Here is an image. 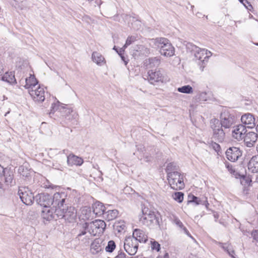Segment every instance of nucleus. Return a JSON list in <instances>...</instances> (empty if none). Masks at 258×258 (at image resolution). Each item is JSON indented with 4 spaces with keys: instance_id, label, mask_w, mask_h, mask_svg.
<instances>
[{
    "instance_id": "f257e3e1",
    "label": "nucleus",
    "mask_w": 258,
    "mask_h": 258,
    "mask_svg": "<svg viewBox=\"0 0 258 258\" xmlns=\"http://www.w3.org/2000/svg\"><path fill=\"white\" fill-rule=\"evenodd\" d=\"M142 215H140V222L144 225L152 228L159 226V219L155 212L144 206L142 207Z\"/></svg>"
},
{
    "instance_id": "f03ea898",
    "label": "nucleus",
    "mask_w": 258,
    "mask_h": 258,
    "mask_svg": "<svg viewBox=\"0 0 258 258\" xmlns=\"http://www.w3.org/2000/svg\"><path fill=\"white\" fill-rule=\"evenodd\" d=\"M219 121L224 130L229 129L238 121V116L234 110L225 109L221 113Z\"/></svg>"
},
{
    "instance_id": "7ed1b4c3",
    "label": "nucleus",
    "mask_w": 258,
    "mask_h": 258,
    "mask_svg": "<svg viewBox=\"0 0 258 258\" xmlns=\"http://www.w3.org/2000/svg\"><path fill=\"white\" fill-rule=\"evenodd\" d=\"M154 43L160 48L161 55L170 57L174 54V48L167 39L163 37L157 38L154 40Z\"/></svg>"
},
{
    "instance_id": "20e7f679",
    "label": "nucleus",
    "mask_w": 258,
    "mask_h": 258,
    "mask_svg": "<svg viewBox=\"0 0 258 258\" xmlns=\"http://www.w3.org/2000/svg\"><path fill=\"white\" fill-rule=\"evenodd\" d=\"M210 124L212 130V138L218 142H223L225 139V133L223 126L219 121V119L215 118L211 119Z\"/></svg>"
},
{
    "instance_id": "39448f33",
    "label": "nucleus",
    "mask_w": 258,
    "mask_h": 258,
    "mask_svg": "<svg viewBox=\"0 0 258 258\" xmlns=\"http://www.w3.org/2000/svg\"><path fill=\"white\" fill-rule=\"evenodd\" d=\"M85 227L88 229V232L92 236L102 234L106 226L105 222L102 220H96L91 222H85Z\"/></svg>"
},
{
    "instance_id": "423d86ee",
    "label": "nucleus",
    "mask_w": 258,
    "mask_h": 258,
    "mask_svg": "<svg viewBox=\"0 0 258 258\" xmlns=\"http://www.w3.org/2000/svg\"><path fill=\"white\" fill-rule=\"evenodd\" d=\"M167 179L173 189L180 190L184 187L183 176L179 172L170 173L167 176Z\"/></svg>"
},
{
    "instance_id": "0eeeda50",
    "label": "nucleus",
    "mask_w": 258,
    "mask_h": 258,
    "mask_svg": "<svg viewBox=\"0 0 258 258\" xmlns=\"http://www.w3.org/2000/svg\"><path fill=\"white\" fill-rule=\"evenodd\" d=\"M18 194L21 201L26 205H31L35 200V197L34 196L33 192L26 186L20 187Z\"/></svg>"
},
{
    "instance_id": "6e6552de",
    "label": "nucleus",
    "mask_w": 258,
    "mask_h": 258,
    "mask_svg": "<svg viewBox=\"0 0 258 258\" xmlns=\"http://www.w3.org/2000/svg\"><path fill=\"white\" fill-rule=\"evenodd\" d=\"M211 54V52L208 51L205 49H201L200 48H199V50L194 53L195 57L199 61L198 63L202 71H203L206 64Z\"/></svg>"
},
{
    "instance_id": "1a4fd4ad",
    "label": "nucleus",
    "mask_w": 258,
    "mask_h": 258,
    "mask_svg": "<svg viewBox=\"0 0 258 258\" xmlns=\"http://www.w3.org/2000/svg\"><path fill=\"white\" fill-rule=\"evenodd\" d=\"M61 111V115L66 119L67 123H71L72 124H77L78 118V114L72 107H67V105L62 107Z\"/></svg>"
},
{
    "instance_id": "9d476101",
    "label": "nucleus",
    "mask_w": 258,
    "mask_h": 258,
    "mask_svg": "<svg viewBox=\"0 0 258 258\" xmlns=\"http://www.w3.org/2000/svg\"><path fill=\"white\" fill-rule=\"evenodd\" d=\"M139 243L134 237L130 236L125 239L124 242V248L125 251L130 255H135L138 249Z\"/></svg>"
},
{
    "instance_id": "9b49d317",
    "label": "nucleus",
    "mask_w": 258,
    "mask_h": 258,
    "mask_svg": "<svg viewBox=\"0 0 258 258\" xmlns=\"http://www.w3.org/2000/svg\"><path fill=\"white\" fill-rule=\"evenodd\" d=\"M35 201L37 204L44 208H49L53 204L51 195L47 193H40L35 196Z\"/></svg>"
},
{
    "instance_id": "f8f14e48",
    "label": "nucleus",
    "mask_w": 258,
    "mask_h": 258,
    "mask_svg": "<svg viewBox=\"0 0 258 258\" xmlns=\"http://www.w3.org/2000/svg\"><path fill=\"white\" fill-rule=\"evenodd\" d=\"M164 77L160 70H150L148 72V80L151 84L163 82Z\"/></svg>"
},
{
    "instance_id": "ddd939ff",
    "label": "nucleus",
    "mask_w": 258,
    "mask_h": 258,
    "mask_svg": "<svg viewBox=\"0 0 258 258\" xmlns=\"http://www.w3.org/2000/svg\"><path fill=\"white\" fill-rule=\"evenodd\" d=\"M233 128L234 129L232 131V137L238 141L243 139L247 132L246 126L243 124H235Z\"/></svg>"
},
{
    "instance_id": "4468645a",
    "label": "nucleus",
    "mask_w": 258,
    "mask_h": 258,
    "mask_svg": "<svg viewBox=\"0 0 258 258\" xmlns=\"http://www.w3.org/2000/svg\"><path fill=\"white\" fill-rule=\"evenodd\" d=\"M225 154L227 159L231 162L236 161L242 155L240 150L235 147H232L227 149Z\"/></svg>"
},
{
    "instance_id": "2eb2a0df",
    "label": "nucleus",
    "mask_w": 258,
    "mask_h": 258,
    "mask_svg": "<svg viewBox=\"0 0 258 258\" xmlns=\"http://www.w3.org/2000/svg\"><path fill=\"white\" fill-rule=\"evenodd\" d=\"M67 195L64 192H56L53 196H51V199L53 201L54 207L66 206V201Z\"/></svg>"
},
{
    "instance_id": "dca6fc26",
    "label": "nucleus",
    "mask_w": 258,
    "mask_h": 258,
    "mask_svg": "<svg viewBox=\"0 0 258 258\" xmlns=\"http://www.w3.org/2000/svg\"><path fill=\"white\" fill-rule=\"evenodd\" d=\"M188 203H193L195 206L200 205H205L206 209H208L209 204L207 200V198L205 197H198L194 195L190 194L188 196Z\"/></svg>"
},
{
    "instance_id": "f3484780",
    "label": "nucleus",
    "mask_w": 258,
    "mask_h": 258,
    "mask_svg": "<svg viewBox=\"0 0 258 258\" xmlns=\"http://www.w3.org/2000/svg\"><path fill=\"white\" fill-rule=\"evenodd\" d=\"M242 123L246 127L252 128L255 126V118L253 115L249 113H245L241 117Z\"/></svg>"
},
{
    "instance_id": "a211bd4d",
    "label": "nucleus",
    "mask_w": 258,
    "mask_h": 258,
    "mask_svg": "<svg viewBox=\"0 0 258 258\" xmlns=\"http://www.w3.org/2000/svg\"><path fill=\"white\" fill-rule=\"evenodd\" d=\"M30 95L35 101L42 102L45 99L44 88L39 86L37 90H31Z\"/></svg>"
},
{
    "instance_id": "6ab92c4d",
    "label": "nucleus",
    "mask_w": 258,
    "mask_h": 258,
    "mask_svg": "<svg viewBox=\"0 0 258 258\" xmlns=\"http://www.w3.org/2000/svg\"><path fill=\"white\" fill-rule=\"evenodd\" d=\"M77 217V211L73 207L66 206L64 219L69 222H72Z\"/></svg>"
},
{
    "instance_id": "aec40b11",
    "label": "nucleus",
    "mask_w": 258,
    "mask_h": 258,
    "mask_svg": "<svg viewBox=\"0 0 258 258\" xmlns=\"http://www.w3.org/2000/svg\"><path fill=\"white\" fill-rule=\"evenodd\" d=\"M93 214L96 216H101L105 215L106 208L102 203L97 202L92 206Z\"/></svg>"
},
{
    "instance_id": "412c9836",
    "label": "nucleus",
    "mask_w": 258,
    "mask_h": 258,
    "mask_svg": "<svg viewBox=\"0 0 258 258\" xmlns=\"http://www.w3.org/2000/svg\"><path fill=\"white\" fill-rule=\"evenodd\" d=\"M84 160L82 158L73 154H71L67 156V163L69 166H81Z\"/></svg>"
},
{
    "instance_id": "4be33fe9",
    "label": "nucleus",
    "mask_w": 258,
    "mask_h": 258,
    "mask_svg": "<svg viewBox=\"0 0 258 258\" xmlns=\"http://www.w3.org/2000/svg\"><path fill=\"white\" fill-rule=\"evenodd\" d=\"M132 237H134L139 243H145L148 240V236L145 234V232L139 229H135L133 233Z\"/></svg>"
},
{
    "instance_id": "5701e85b",
    "label": "nucleus",
    "mask_w": 258,
    "mask_h": 258,
    "mask_svg": "<svg viewBox=\"0 0 258 258\" xmlns=\"http://www.w3.org/2000/svg\"><path fill=\"white\" fill-rule=\"evenodd\" d=\"M249 171L253 173L258 172V155L253 156L248 163Z\"/></svg>"
},
{
    "instance_id": "b1692460",
    "label": "nucleus",
    "mask_w": 258,
    "mask_h": 258,
    "mask_svg": "<svg viewBox=\"0 0 258 258\" xmlns=\"http://www.w3.org/2000/svg\"><path fill=\"white\" fill-rule=\"evenodd\" d=\"M85 225V223L82 224V228L80 229L79 233L78 234L76 239H78L79 240L84 241V243L85 245H88L89 244V238L87 236L83 239H81V237L87 233L88 232V229H87Z\"/></svg>"
},
{
    "instance_id": "393cba45",
    "label": "nucleus",
    "mask_w": 258,
    "mask_h": 258,
    "mask_svg": "<svg viewBox=\"0 0 258 258\" xmlns=\"http://www.w3.org/2000/svg\"><path fill=\"white\" fill-rule=\"evenodd\" d=\"M161 62L160 57H150L146 59L145 62L146 66L149 68H154L158 67Z\"/></svg>"
},
{
    "instance_id": "a878e982",
    "label": "nucleus",
    "mask_w": 258,
    "mask_h": 258,
    "mask_svg": "<svg viewBox=\"0 0 258 258\" xmlns=\"http://www.w3.org/2000/svg\"><path fill=\"white\" fill-rule=\"evenodd\" d=\"M2 80L11 85H14L17 83L16 79L15 77L14 72H6L2 77Z\"/></svg>"
},
{
    "instance_id": "bb28decb",
    "label": "nucleus",
    "mask_w": 258,
    "mask_h": 258,
    "mask_svg": "<svg viewBox=\"0 0 258 258\" xmlns=\"http://www.w3.org/2000/svg\"><path fill=\"white\" fill-rule=\"evenodd\" d=\"M25 85L24 87L28 89V88H35V85H37L38 81L34 76L30 75L28 78H26L25 80Z\"/></svg>"
},
{
    "instance_id": "cd10ccee",
    "label": "nucleus",
    "mask_w": 258,
    "mask_h": 258,
    "mask_svg": "<svg viewBox=\"0 0 258 258\" xmlns=\"http://www.w3.org/2000/svg\"><path fill=\"white\" fill-rule=\"evenodd\" d=\"M55 211L53 212L54 220H57V219H64L66 206H58L55 207Z\"/></svg>"
},
{
    "instance_id": "c85d7f7f",
    "label": "nucleus",
    "mask_w": 258,
    "mask_h": 258,
    "mask_svg": "<svg viewBox=\"0 0 258 258\" xmlns=\"http://www.w3.org/2000/svg\"><path fill=\"white\" fill-rule=\"evenodd\" d=\"M100 241L99 239H96L92 242L90 250L92 254H97L101 250L102 248Z\"/></svg>"
},
{
    "instance_id": "c756f323",
    "label": "nucleus",
    "mask_w": 258,
    "mask_h": 258,
    "mask_svg": "<svg viewBox=\"0 0 258 258\" xmlns=\"http://www.w3.org/2000/svg\"><path fill=\"white\" fill-rule=\"evenodd\" d=\"M41 217L43 219L46 221H50L52 219H54V216L52 210L51 209H45L42 211Z\"/></svg>"
},
{
    "instance_id": "7c9ffc66",
    "label": "nucleus",
    "mask_w": 258,
    "mask_h": 258,
    "mask_svg": "<svg viewBox=\"0 0 258 258\" xmlns=\"http://www.w3.org/2000/svg\"><path fill=\"white\" fill-rule=\"evenodd\" d=\"M92 58L94 62L97 64L102 65L105 63V58L99 53L97 52H93L92 55Z\"/></svg>"
},
{
    "instance_id": "2f4dec72",
    "label": "nucleus",
    "mask_w": 258,
    "mask_h": 258,
    "mask_svg": "<svg viewBox=\"0 0 258 258\" xmlns=\"http://www.w3.org/2000/svg\"><path fill=\"white\" fill-rule=\"evenodd\" d=\"M179 169V166L177 165L175 162H172L169 163L165 169V171L167 173V176L169 175L170 173H173V172H178V170Z\"/></svg>"
},
{
    "instance_id": "473e14b6",
    "label": "nucleus",
    "mask_w": 258,
    "mask_h": 258,
    "mask_svg": "<svg viewBox=\"0 0 258 258\" xmlns=\"http://www.w3.org/2000/svg\"><path fill=\"white\" fill-rule=\"evenodd\" d=\"M220 246H221L225 251H226L228 254L231 256L232 258H236V257L234 255V251L232 249V246L226 243H223L221 242L218 243Z\"/></svg>"
},
{
    "instance_id": "72a5a7b5",
    "label": "nucleus",
    "mask_w": 258,
    "mask_h": 258,
    "mask_svg": "<svg viewBox=\"0 0 258 258\" xmlns=\"http://www.w3.org/2000/svg\"><path fill=\"white\" fill-rule=\"evenodd\" d=\"M118 215V211L116 210H108L106 211L104 217L108 221H111L115 219Z\"/></svg>"
},
{
    "instance_id": "f704fd0d",
    "label": "nucleus",
    "mask_w": 258,
    "mask_h": 258,
    "mask_svg": "<svg viewBox=\"0 0 258 258\" xmlns=\"http://www.w3.org/2000/svg\"><path fill=\"white\" fill-rule=\"evenodd\" d=\"M244 141L247 142H252V143H255L258 139L256 132H250L248 133H245V137L243 139Z\"/></svg>"
},
{
    "instance_id": "c9c22d12",
    "label": "nucleus",
    "mask_w": 258,
    "mask_h": 258,
    "mask_svg": "<svg viewBox=\"0 0 258 258\" xmlns=\"http://www.w3.org/2000/svg\"><path fill=\"white\" fill-rule=\"evenodd\" d=\"M134 50L136 51L133 53L134 56L139 55L141 54H146L149 53V49L145 48L143 45L136 46Z\"/></svg>"
},
{
    "instance_id": "e433bc0d",
    "label": "nucleus",
    "mask_w": 258,
    "mask_h": 258,
    "mask_svg": "<svg viewBox=\"0 0 258 258\" xmlns=\"http://www.w3.org/2000/svg\"><path fill=\"white\" fill-rule=\"evenodd\" d=\"M177 90L179 92L186 94H190L193 92L192 88L189 85H185L181 87H179Z\"/></svg>"
},
{
    "instance_id": "4c0bfd02",
    "label": "nucleus",
    "mask_w": 258,
    "mask_h": 258,
    "mask_svg": "<svg viewBox=\"0 0 258 258\" xmlns=\"http://www.w3.org/2000/svg\"><path fill=\"white\" fill-rule=\"evenodd\" d=\"M184 194L182 192H175L172 195V197L174 200L180 203L183 201Z\"/></svg>"
},
{
    "instance_id": "58836bf2",
    "label": "nucleus",
    "mask_w": 258,
    "mask_h": 258,
    "mask_svg": "<svg viewBox=\"0 0 258 258\" xmlns=\"http://www.w3.org/2000/svg\"><path fill=\"white\" fill-rule=\"evenodd\" d=\"M116 247V244L113 240H110L108 241L107 245L105 247V250L108 252H112L113 251Z\"/></svg>"
},
{
    "instance_id": "ea45409f",
    "label": "nucleus",
    "mask_w": 258,
    "mask_h": 258,
    "mask_svg": "<svg viewBox=\"0 0 258 258\" xmlns=\"http://www.w3.org/2000/svg\"><path fill=\"white\" fill-rule=\"evenodd\" d=\"M3 175L5 177V182L7 184L9 185L12 182L13 179V174L10 172L4 173Z\"/></svg>"
},
{
    "instance_id": "a19ab883",
    "label": "nucleus",
    "mask_w": 258,
    "mask_h": 258,
    "mask_svg": "<svg viewBox=\"0 0 258 258\" xmlns=\"http://www.w3.org/2000/svg\"><path fill=\"white\" fill-rule=\"evenodd\" d=\"M186 49L191 52L195 53L199 50V47L194 45L192 43L188 42L186 45Z\"/></svg>"
},
{
    "instance_id": "79ce46f5",
    "label": "nucleus",
    "mask_w": 258,
    "mask_h": 258,
    "mask_svg": "<svg viewBox=\"0 0 258 258\" xmlns=\"http://www.w3.org/2000/svg\"><path fill=\"white\" fill-rule=\"evenodd\" d=\"M136 37L134 36H128L126 40L125 43L123 45L124 48H126L128 46L136 41Z\"/></svg>"
},
{
    "instance_id": "37998d69",
    "label": "nucleus",
    "mask_w": 258,
    "mask_h": 258,
    "mask_svg": "<svg viewBox=\"0 0 258 258\" xmlns=\"http://www.w3.org/2000/svg\"><path fill=\"white\" fill-rule=\"evenodd\" d=\"M240 179L241 184L244 186L249 185L250 182H251V180L249 177H246L245 175H242Z\"/></svg>"
},
{
    "instance_id": "c03bdc74",
    "label": "nucleus",
    "mask_w": 258,
    "mask_h": 258,
    "mask_svg": "<svg viewBox=\"0 0 258 258\" xmlns=\"http://www.w3.org/2000/svg\"><path fill=\"white\" fill-rule=\"evenodd\" d=\"M151 246L152 249L153 250H155L159 251L160 250V244L155 240L151 241Z\"/></svg>"
},
{
    "instance_id": "a18cd8bd",
    "label": "nucleus",
    "mask_w": 258,
    "mask_h": 258,
    "mask_svg": "<svg viewBox=\"0 0 258 258\" xmlns=\"http://www.w3.org/2000/svg\"><path fill=\"white\" fill-rule=\"evenodd\" d=\"M82 213L83 215H85V219L89 220L90 218V215L92 214L90 208L83 209L82 211Z\"/></svg>"
},
{
    "instance_id": "49530a36",
    "label": "nucleus",
    "mask_w": 258,
    "mask_h": 258,
    "mask_svg": "<svg viewBox=\"0 0 258 258\" xmlns=\"http://www.w3.org/2000/svg\"><path fill=\"white\" fill-rule=\"evenodd\" d=\"M240 2L248 10L251 11L253 7L250 3L247 0H241Z\"/></svg>"
},
{
    "instance_id": "de8ad7c7",
    "label": "nucleus",
    "mask_w": 258,
    "mask_h": 258,
    "mask_svg": "<svg viewBox=\"0 0 258 258\" xmlns=\"http://www.w3.org/2000/svg\"><path fill=\"white\" fill-rule=\"evenodd\" d=\"M19 172L23 176L27 177L28 176L29 173L27 169H25L23 166H21L19 168Z\"/></svg>"
},
{
    "instance_id": "09e8293b",
    "label": "nucleus",
    "mask_w": 258,
    "mask_h": 258,
    "mask_svg": "<svg viewBox=\"0 0 258 258\" xmlns=\"http://www.w3.org/2000/svg\"><path fill=\"white\" fill-rule=\"evenodd\" d=\"M225 164L226 168L230 172V173L234 174L235 169L233 168L232 165L228 162H226Z\"/></svg>"
},
{
    "instance_id": "8fccbe9b",
    "label": "nucleus",
    "mask_w": 258,
    "mask_h": 258,
    "mask_svg": "<svg viewBox=\"0 0 258 258\" xmlns=\"http://www.w3.org/2000/svg\"><path fill=\"white\" fill-rule=\"evenodd\" d=\"M115 226L118 232H121L122 230H124L125 228V225L124 224L119 225V223H115Z\"/></svg>"
},
{
    "instance_id": "3c124183",
    "label": "nucleus",
    "mask_w": 258,
    "mask_h": 258,
    "mask_svg": "<svg viewBox=\"0 0 258 258\" xmlns=\"http://www.w3.org/2000/svg\"><path fill=\"white\" fill-rule=\"evenodd\" d=\"M251 235L254 240L258 242V230H255L252 232Z\"/></svg>"
},
{
    "instance_id": "603ef678",
    "label": "nucleus",
    "mask_w": 258,
    "mask_h": 258,
    "mask_svg": "<svg viewBox=\"0 0 258 258\" xmlns=\"http://www.w3.org/2000/svg\"><path fill=\"white\" fill-rule=\"evenodd\" d=\"M213 147L214 150L217 152H218L221 149L220 145L215 142L213 144Z\"/></svg>"
},
{
    "instance_id": "864d4df0",
    "label": "nucleus",
    "mask_w": 258,
    "mask_h": 258,
    "mask_svg": "<svg viewBox=\"0 0 258 258\" xmlns=\"http://www.w3.org/2000/svg\"><path fill=\"white\" fill-rule=\"evenodd\" d=\"M51 109L50 110V111L49 112V115H50V117H52V114H53L55 111V105L54 104H52V105H51Z\"/></svg>"
},
{
    "instance_id": "5fc2aeb1",
    "label": "nucleus",
    "mask_w": 258,
    "mask_h": 258,
    "mask_svg": "<svg viewBox=\"0 0 258 258\" xmlns=\"http://www.w3.org/2000/svg\"><path fill=\"white\" fill-rule=\"evenodd\" d=\"M175 222L176 224L180 228H182L184 227L182 223L178 219H175Z\"/></svg>"
},
{
    "instance_id": "6e6d98bb",
    "label": "nucleus",
    "mask_w": 258,
    "mask_h": 258,
    "mask_svg": "<svg viewBox=\"0 0 258 258\" xmlns=\"http://www.w3.org/2000/svg\"><path fill=\"white\" fill-rule=\"evenodd\" d=\"M125 49V48H124L123 46L119 50H116V52L118 53V54L119 56H121L124 54Z\"/></svg>"
},
{
    "instance_id": "4d7b16f0",
    "label": "nucleus",
    "mask_w": 258,
    "mask_h": 258,
    "mask_svg": "<svg viewBox=\"0 0 258 258\" xmlns=\"http://www.w3.org/2000/svg\"><path fill=\"white\" fill-rule=\"evenodd\" d=\"M183 230L184 231V233L187 235L188 236H189L190 237H191V238H193V237L191 236V235H190V234L189 233V231H188V230L185 227H183Z\"/></svg>"
},
{
    "instance_id": "13d9d810",
    "label": "nucleus",
    "mask_w": 258,
    "mask_h": 258,
    "mask_svg": "<svg viewBox=\"0 0 258 258\" xmlns=\"http://www.w3.org/2000/svg\"><path fill=\"white\" fill-rule=\"evenodd\" d=\"M40 85H35V88H28V92H29V94L30 95V92L31 90H37V88H38L39 87Z\"/></svg>"
},
{
    "instance_id": "bf43d9fd",
    "label": "nucleus",
    "mask_w": 258,
    "mask_h": 258,
    "mask_svg": "<svg viewBox=\"0 0 258 258\" xmlns=\"http://www.w3.org/2000/svg\"><path fill=\"white\" fill-rule=\"evenodd\" d=\"M5 173V168L0 164V177L2 176Z\"/></svg>"
},
{
    "instance_id": "052dcab7",
    "label": "nucleus",
    "mask_w": 258,
    "mask_h": 258,
    "mask_svg": "<svg viewBox=\"0 0 258 258\" xmlns=\"http://www.w3.org/2000/svg\"><path fill=\"white\" fill-rule=\"evenodd\" d=\"M235 177L236 178H241V176H242V175H241L240 174V173H239L238 172H236L235 170V172H234V174H233Z\"/></svg>"
},
{
    "instance_id": "680f3d73",
    "label": "nucleus",
    "mask_w": 258,
    "mask_h": 258,
    "mask_svg": "<svg viewBox=\"0 0 258 258\" xmlns=\"http://www.w3.org/2000/svg\"><path fill=\"white\" fill-rule=\"evenodd\" d=\"M120 57H121V60L124 61V64L125 65H126L128 63V61L126 60L125 57H124V55L123 54V55L120 56Z\"/></svg>"
},
{
    "instance_id": "e2e57ef3",
    "label": "nucleus",
    "mask_w": 258,
    "mask_h": 258,
    "mask_svg": "<svg viewBox=\"0 0 258 258\" xmlns=\"http://www.w3.org/2000/svg\"><path fill=\"white\" fill-rule=\"evenodd\" d=\"M156 258H169L168 253L166 252L163 256H159Z\"/></svg>"
},
{
    "instance_id": "0e129e2a",
    "label": "nucleus",
    "mask_w": 258,
    "mask_h": 258,
    "mask_svg": "<svg viewBox=\"0 0 258 258\" xmlns=\"http://www.w3.org/2000/svg\"><path fill=\"white\" fill-rule=\"evenodd\" d=\"M255 130H256V132L257 133V136H258V124L256 125L255 126Z\"/></svg>"
},
{
    "instance_id": "69168bd1",
    "label": "nucleus",
    "mask_w": 258,
    "mask_h": 258,
    "mask_svg": "<svg viewBox=\"0 0 258 258\" xmlns=\"http://www.w3.org/2000/svg\"><path fill=\"white\" fill-rule=\"evenodd\" d=\"M113 49L116 52V50H118L115 46H114L113 47Z\"/></svg>"
},
{
    "instance_id": "338daca9",
    "label": "nucleus",
    "mask_w": 258,
    "mask_h": 258,
    "mask_svg": "<svg viewBox=\"0 0 258 258\" xmlns=\"http://www.w3.org/2000/svg\"><path fill=\"white\" fill-rule=\"evenodd\" d=\"M3 69V68L2 67V66L0 65V73H1Z\"/></svg>"
},
{
    "instance_id": "774afa93",
    "label": "nucleus",
    "mask_w": 258,
    "mask_h": 258,
    "mask_svg": "<svg viewBox=\"0 0 258 258\" xmlns=\"http://www.w3.org/2000/svg\"><path fill=\"white\" fill-rule=\"evenodd\" d=\"M256 182H258V177L256 178Z\"/></svg>"
}]
</instances>
